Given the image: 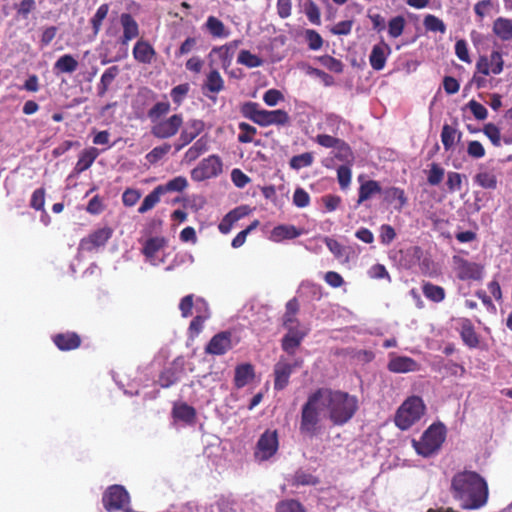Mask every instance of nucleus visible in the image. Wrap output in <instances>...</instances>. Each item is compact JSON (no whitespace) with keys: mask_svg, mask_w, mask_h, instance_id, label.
Here are the masks:
<instances>
[{"mask_svg":"<svg viewBox=\"0 0 512 512\" xmlns=\"http://www.w3.org/2000/svg\"><path fill=\"white\" fill-rule=\"evenodd\" d=\"M450 492L460 507L466 510H476L483 507L489 496L486 480L477 472L463 470L453 475Z\"/></svg>","mask_w":512,"mask_h":512,"instance_id":"nucleus-1","label":"nucleus"},{"mask_svg":"<svg viewBox=\"0 0 512 512\" xmlns=\"http://www.w3.org/2000/svg\"><path fill=\"white\" fill-rule=\"evenodd\" d=\"M317 394L334 426L348 423L358 410V399L341 390L319 388Z\"/></svg>","mask_w":512,"mask_h":512,"instance_id":"nucleus-2","label":"nucleus"},{"mask_svg":"<svg viewBox=\"0 0 512 512\" xmlns=\"http://www.w3.org/2000/svg\"><path fill=\"white\" fill-rule=\"evenodd\" d=\"M320 398L317 391L311 393L301 408L299 432L306 437H315L321 431Z\"/></svg>","mask_w":512,"mask_h":512,"instance_id":"nucleus-3","label":"nucleus"},{"mask_svg":"<svg viewBox=\"0 0 512 512\" xmlns=\"http://www.w3.org/2000/svg\"><path fill=\"white\" fill-rule=\"evenodd\" d=\"M426 405L420 396H410L398 407L395 416V426L405 431L417 423L425 414Z\"/></svg>","mask_w":512,"mask_h":512,"instance_id":"nucleus-4","label":"nucleus"},{"mask_svg":"<svg viewBox=\"0 0 512 512\" xmlns=\"http://www.w3.org/2000/svg\"><path fill=\"white\" fill-rule=\"evenodd\" d=\"M446 438V428L442 423L431 424L419 440L413 439L412 446L418 455L430 457L437 453Z\"/></svg>","mask_w":512,"mask_h":512,"instance_id":"nucleus-5","label":"nucleus"},{"mask_svg":"<svg viewBox=\"0 0 512 512\" xmlns=\"http://www.w3.org/2000/svg\"><path fill=\"white\" fill-rule=\"evenodd\" d=\"M102 504L107 512L124 510L130 504V495L124 486L114 484L104 491Z\"/></svg>","mask_w":512,"mask_h":512,"instance_id":"nucleus-6","label":"nucleus"},{"mask_svg":"<svg viewBox=\"0 0 512 512\" xmlns=\"http://www.w3.org/2000/svg\"><path fill=\"white\" fill-rule=\"evenodd\" d=\"M183 124V115L177 113L152 124L150 132L157 139H170L179 133Z\"/></svg>","mask_w":512,"mask_h":512,"instance_id":"nucleus-7","label":"nucleus"},{"mask_svg":"<svg viewBox=\"0 0 512 512\" xmlns=\"http://www.w3.org/2000/svg\"><path fill=\"white\" fill-rule=\"evenodd\" d=\"M452 262L454 265V270L456 272V276L461 281H480L483 278L484 266L471 262L459 255H454L452 257Z\"/></svg>","mask_w":512,"mask_h":512,"instance_id":"nucleus-8","label":"nucleus"},{"mask_svg":"<svg viewBox=\"0 0 512 512\" xmlns=\"http://www.w3.org/2000/svg\"><path fill=\"white\" fill-rule=\"evenodd\" d=\"M278 448L277 430L267 429L257 441L254 456L259 461H267L277 453Z\"/></svg>","mask_w":512,"mask_h":512,"instance_id":"nucleus-9","label":"nucleus"},{"mask_svg":"<svg viewBox=\"0 0 512 512\" xmlns=\"http://www.w3.org/2000/svg\"><path fill=\"white\" fill-rule=\"evenodd\" d=\"M222 173V161L217 155H210L204 158L197 167L191 171V178L194 181L201 182Z\"/></svg>","mask_w":512,"mask_h":512,"instance_id":"nucleus-10","label":"nucleus"},{"mask_svg":"<svg viewBox=\"0 0 512 512\" xmlns=\"http://www.w3.org/2000/svg\"><path fill=\"white\" fill-rule=\"evenodd\" d=\"M503 69L504 60L502 53L499 51H492L489 57L486 55L479 56L475 65L474 73L482 74L483 76H488L490 73L499 75L502 73Z\"/></svg>","mask_w":512,"mask_h":512,"instance_id":"nucleus-11","label":"nucleus"},{"mask_svg":"<svg viewBox=\"0 0 512 512\" xmlns=\"http://www.w3.org/2000/svg\"><path fill=\"white\" fill-rule=\"evenodd\" d=\"M205 129V123L200 119H190L186 126L179 131L180 135L174 143L176 152L193 142Z\"/></svg>","mask_w":512,"mask_h":512,"instance_id":"nucleus-12","label":"nucleus"},{"mask_svg":"<svg viewBox=\"0 0 512 512\" xmlns=\"http://www.w3.org/2000/svg\"><path fill=\"white\" fill-rule=\"evenodd\" d=\"M113 235V229L110 227L99 228L91 232L87 237L81 239L79 249L91 252L103 247Z\"/></svg>","mask_w":512,"mask_h":512,"instance_id":"nucleus-13","label":"nucleus"},{"mask_svg":"<svg viewBox=\"0 0 512 512\" xmlns=\"http://www.w3.org/2000/svg\"><path fill=\"white\" fill-rule=\"evenodd\" d=\"M232 334L229 331H222L215 334L205 347V352L211 355H224L232 349Z\"/></svg>","mask_w":512,"mask_h":512,"instance_id":"nucleus-14","label":"nucleus"},{"mask_svg":"<svg viewBox=\"0 0 512 512\" xmlns=\"http://www.w3.org/2000/svg\"><path fill=\"white\" fill-rule=\"evenodd\" d=\"M292 372L293 366L282 358L275 364L274 389L276 391H281L288 386Z\"/></svg>","mask_w":512,"mask_h":512,"instance_id":"nucleus-15","label":"nucleus"},{"mask_svg":"<svg viewBox=\"0 0 512 512\" xmlns=\"http://www.w3.org/2000/svg\"><path fill=\"white\" fill-rule=\"evenodd\" d=\"M120 24L123 34L120 37V43L127 45L131 40L139 35V25L130 13H122L120 15Z\"/></svg>","mask_w":512,"mask_h":512,"instance_id":"nucleus-16","label":"nucleus"},{"mask_svg":"<svg viewBox=\"0 0 512 512\" xmlns=\"http://www.w3.org/2000/svg\"><path fill=\"white\" fill-rule=\"evenodd\" d=\"M53 343L61 351H71L81 346L82 339L76 332H64L52 337Z\"/></svg>","mask_w":512,"mask_h":512,"instance_id":"nucleus-17","label":"nucleus"},{"mask_svg":"<svg viewBox=\"0 0 512 512\" xmlns=\"http://www.w3.org/2000/svg\"><path fill=\"white\" fill-rule=\"evenodd\" d=\"M288 332L282 339V349L288 354L293 355L295 350L300 346L302 340L307 335V332L301 330L299 327L286 328Z\"/></svg>","mask_w":512,"mask_h":512,"instance_id":"nucleus-18","label":"nucleus"},{"mask_svg":"<svg viewBox=\"0 0 512 512\" xmlns=\"http://www.w3.org/2000/svg\"><path fill=\"white\" fill-rule=\"evenodd\" d=\"M390 53L391 48L387 43L381 42L380 44L374 45L369 56L371 67L376 71L382 70L385 67L387 57Z\"/></svg>","mask_w":512,"mask_h":512,"instance_id":"nucleus-19","label":"nucleus"},{"mask_svg":"<svg viewBox=\"0 0 512 512\" xmlns=\"http://www.w3.org/2000/svg\"><path fill=\"white\" fill-rule=\"evenodd\" d=\"M156 56L153 46L143 39L138 40L133 48L134 59L142 64H150Z\"/></svg>","mask_w":512,"mask_h":512,"instance_id":"nucleus-20","label":"nucleus"},{"mask_svg":"<svg viewBox=\"0 0 512 512\" xmlns=\"http://www.w3.org/2000/svg\"><path fill=\"white\" fill-rule=\"evenodd\" d=\"M387 367L393 373H407L417 371L419 364L410 357L396 356L388 362Z\"/></svg>","mask_w":512,"mask_h":512,"instance_id":"nucleus-21","label":"nucleus"},{"mask_svg":"<svg viewBox=\"0 0 512 512\" xmlns=\"http://www.w3.org/2000/svg\"><path fill=\"white\" fill-rule=\"evenodd\" d=\"M460 336L463 342L470 348H476L479 345L478 335L471 320L468 318L460 319Z\"/></svg>","mask_w":512,"mask_h":512,"instance_id":"nucleus-22","label":"nucleus"},{"mask_svg":"<svg viewBox=\"0 0 512 512\" xmlns=\"http://www.w3.org/2000/svg\"><path fill=\"white\" fill-rule=\"evenodd\" d=\"M98 155L99 151L95 147H89L84 149L78 157V161L74 167V173L80 174L89 169L98 157Z\"/></svg>","mask_w":512,"mask_h":512,"instance_id":"nucleus-23","label":"nucleus"},{"mask_svg":"<svg viewBox=\"0 0 512 512\" xmlns=\"http://www.w3.org/2000/svg\"><path fill=\"white\" fill-rule=\"evenodd\" d=\"M246 209L247 207L241 206L228 212L218 225L219 231L222 234H228L231 231L234 223L247 214Z\"/></svg>","mask_w":512,"mask_h":512,"instance_id":"nucleus-24","label":"nucleus"},{"mask_svg":"<svg viewBox=\"0 0 512 512\" xmlns=\"http://www.w3.org/2000/svg\"><path fill=\"white\" fill-rule=\"evenodd\" d=\"M289 122V115L285 110H264L261 127L270 125H285Z\"/></svg>","mask_w":512,"mask_h":512,"instance_id":"nucleus-25","label":"nucleus"},{"mask_svg":"<svg viewBox=\"0 0 512 512\" xmlns=\"http://www.w3.org/2000/svg\"><path fill=\"white\" fill-rule=\"evenodd\" d=\"M492 31L502 41H511L512 19L498 17L493 22Z\"/></svg>","mask_w":512,"mask_h":512,"instance_id":"nucleus-26","label":"nucleus"},{"mask_svg":"<svg viewBox=\"0 0 512 512\" xmlns=\"http://www.w3.org/2000/svg\"><path fill=\"white\" fill-rule=\"evenodd\" d=\"M255 376L254 368L251 364H240L235 368L234 385L237 388L246 386Z\"/></svg>","mask_w":512,"mask_h":512,"instance_id":"nucleus-27","label":"nucleus"},{"mask_svg":"<svg viewBox=\"0 0 512 512\" xmlns=\"http://www.w3.org/2000/svg\"><path fill=\"white\" fill-rule=\"evenodd\" d=\"M240 112L243 117L253 121L257 125H261L264 109H260L257 102L248 101L240 106Z\"/></svg>","mask_w":512,"mask_h":512,"instance_id":"nucleus-28","label":"nucleus"},{"mask_svg":"<svg viewBox=\"0 0 512 512\" xmlns=\"http://www.w3.org/2000/svg\"><path fill=\"white\" fill-rule=\"evenodd\" d=\"M120 69L118 66H111L107 68L100 78V82L97 85V95L103 97L115 78L118 76Z\"/></svg>","mask_w":512,"mask_h":512,"instance_id":"nucleus-29","label":"nucleus"},{"mask_svg":"<svg viewBox=\"0 0 512 512\" xmlns=\"http://www.w3.org/2000/svg\"><path fill=\"white\" fill-rule=\"evenodd\" d=\"M301 235V232L293 225H278L271 231V239L280 242L285 239H294Z\"/></svg>","mask_w":512,"mask_h":512,"instance_id":"nucleus-30","label":"nucleus"},{"mask_svg":"<svg viewBox=\"0 0 512 512\" xmlns=\"http://www.w3.org/2000/svg\"><path fill=\"white\" fill-rule=\"evenodd\" d=\"M167 245L164 237H151L143 245L142 253L148 260H153L156 253Z\"/></svg>","mask_w":512,"mask_h":512,"instance_id":"nucleus-31","label":"nucleus"},{"mask_svg":"<svg viewBox=\"0 0 512 512\" xmlns=\"http://www.w3.org/2000/svg\"><path fill=\"white\" fill-rule=\"evenodd\" d=\"M382 188L379 182L375 180H367L361 183L359 187V195L357 203L361 204L369 200L373 195L381 193Z\"/></svg>","mask_w":512,"mask_h":512,"instance_id":"nucleus-32","label":"nucleus"},{"mask_svg":"<svg viewBox=\"0 0 512 512\" xmlns=\"http://www.w3.org/2000/svg\"><path fill=\"white\" fill-rule=\"evenodd\" d=\"M422 292L428 300H430L434 303H440L446 297L445 289L443 287L433 284L431 282L423 283Z\"/></svg>","mask_w":512,"mask_h":512,"instance_id":"nucleus-33","label":"nucleus"},{"mask_svg":"<svg viewBox=\"0 0 512 512\" xmlns=\"http://www.w3.org/2000/svg\"><path fill=\"white\" fill-rule=\"evenodd\" d=\"M205 28L214 38H225L229 35L224 23L215 16H209L205 22Z\"/></svg>","mask_w":512,"mask_h":512,"instance_id":"nucleus-34","label":"nucleus"},{"mask_svg":"<svg viewBox=\"0 0 512 512\" xmlns=\"http://www.w3.org/2000/svg\"><path fill=\"white\" fill-rule=\"evenodd\" d=\"M78 68V61L70 54L60 56L54 64V70L57 73L75 72Z\"/></svg>","mask_w":512,"mask_h":512,"instance_id":"nucleus-35","label":"nucleus"},{"mask_svg":"<svg viewBox=\"0 0 512 512\" xmlns=\"http://www.w3.org/2000/svg\"><path fill=\"white\" fill-rule=\"evenodd\" d=\"M320 483V480L317 476L299 469L295 472L291 479V485L295 487L299 486H316Z\"/></svg>","mask_w":512,"mask_h":512,"instance_id":"nucleus-36","label":"nucleus"},{"mask_svg":"<svg viewBox=\"0 0 512 512\" xmlns=\"http://www.w3.org/2000/svg\"><path fill=\"white\" fill-rule=\"evenodd\" d=\"M204 88L212 93H219L224 89V80L217 69H212L206 77Z\"/></svg>","mask_w":512,"mask_h":512,"instance_id":"nucleus-37","label":"nucleus"},{"mask_svg":"<svg viewBox=\"0 0 512 512\" xmlns=\"http://www.w3.org/2000/svg\"><path fill=\"white\" fill-rule=\"evenodd\" d=\"M171 105L168 101L156 102L147 112V117L152 124L164 119L163 117L170 112Z\"/></svg>","mask_w":512,"mask_h":512,"instance_id":"nucleus-38","label":"nucleus"},{"mask_svg":"<svg viewBox=\"0 0 512 512\" xmlns=\"http://www.w3.org/2000/svg\"><path fill=\"white\" fill-rule=\"evenodd\" d=\"M207 150V139L205 137H201L198 140H196L194 144L186 151L184 159L188 163L193 162Z\"/></svg>","mask_w":512,"mask_h":512,"instance_id":"nucleus-39","label":"nucleus"},{"mask_svg":"<svg viewBox=\"0 0 512 512\" xmlns=\"http://www.w3.org/2000/svg\"><path fill=\"white\" fill-rule=\"evenodd\" d=\"M188 187V181L184 176H177L164 185H158L162 195L168 192H182Z\"/></svg>","mask_w":512,"mask_h":512,"instance_id":"nucleus-40","label":"nucleus"},{"mask_svg":"<svg viewBox=\"0 0 512 512\" xmlns=\"http://www.w3.org/2000/svg\"><path fill=\"white\" fill-rule=\"evenodd\" d=\"M213 55H217L221 66L223 69H227L232 62L233 58V52H231V46L229 45H222L219 47H214L211 52L209 53V58L211 59Z\"/></svg>","mask_w":512,"mask_h":512,"instance_id":"nucleus-41","label":"nucleus"},{"mask_svg":"<svg viewBox=\"0 0 512 512\" xmlns=\"http://www.w3.org/2000/svg\"><path fill=\"white\" fill-rule=\"evenodd\" d=\"M474 182L484 189L494 190L497 187V177L492 171H480L474 177Z\"/></svg>","mask_w":512,"mask_h":512,"instance_id":"nucleus-42","label":"nucleus"},{"mask_svg":"<svg viewBox=\"0 0 512 512\" xmlns=\"http://www.w3.org/2000/svg\"><path fill=\"white\" fill-rule=\"evenodd\" d=\"M461 137V133L457 132V130L448 125L444 124L441 131V141L446 151L450 150L456 141V138L459 140Z\"/></svg>","mask_w":512,"mask_h":512,"instance_id":"nucleus-43","label":"nucleus"},{"mask_svg":"<svg viewBox=\"0 0 512 512\" xmlns=\"http://www.w3.org/2000/svg\"><path fill=\"white\" fill-rule=\"evenodd\" d=\"M275 512H307V509L296 499H285L276 504Z\"/></svg>","mask_w":512,"mask_h":512,"instance_id":"nucleus-44","label":"nucleus"},{"mask_svg":"<svg viewBox=\"0 0 512 512\" xmlns=\"http://www.w3.org/2000/svg\"><path fill=\"white\" fill-rule=\"evenodd\" d=\"M162 193L160 192L158 186L153 189L142 201L141 205L138 208V212L140 214H144L149 210L153 209L160 201Z\"/></svg>","mask_w":512,"mask_h":512,"instance_id":"nucleus-45","label":"nucleus"},{"mask_svg":"<svg viewBox=\"0 0 512 512\" xmlns=\"http://www.w3.org/2000/svg\"><path fill=\"white\" fill-rule=\"evenodd\" d=\"M237 62L248 68H256L263 65V60L259 56L252 54L249 50H241Z\"/></svg>","mask_w":512,"mask_h":512,"instance_id":"nucleus-46","label":"nucleus"},{"mask_svg":"<svg viewBox=\"0 0 512 512\" xmlns=\"http://www.w3.org/2000/svg\"><path fill=\"white\" fill-rule=\"evenodd\" d=\"M173 415L175 418L189 423L194 420L196 411L192 406L182 403L173 408Z\"/></svg>","mask_w":512,"mask_h":512,"instance_id":"nucleus-47","label":"nucleus"},{"mask_svg":"<svg viewBox=\"0 0 512 512\" xmlns=\"http://www.w3.org/2000/svg\"><path fill=\"white\" fill-rule=\"evenodd\" d=\"M109 12V4L104 3L100 5L94 14V16L91 18L90 23L93 29V33L97 35L101 29L103 20L107 17Z\"/></svg>","mask_w":512,"mask_h":512,"instance_id":"nucleus-48","label":"nucleus"},{"mask_svg":"<svg viewBox=\"0 0 512 512\" xmlns=\"http://www.w3.org/2000/svg\"><path fill=\"white\" fill-rule=\"evenodd\" d=\"M423 25L427 31L440 32L442 34L446 32V25L444 24V22L432 14H428L425 16L423 20Z\"/></svg>","mask_w":512,"mask_h":512,"instance_id":"nucleus-49","label":"nucleus"},{"mask_svg":"<svg viewBox=\"0 0 512 512\" xmlns=\"http://www.w3.org/2000/svg\"><path fill=\"white\" fill-rule=\"evenodd\" d=\"M406 25L405 18L403 16H396L388 22V34L392 38H398L402 35Z\"/></svg>","mask_w":512,"mask_h":512,"instance_id":"nucleus-50","label":"nucleus"},{"mask_svg":"<svg viewBox=\"0 0 512 512\" xmlns=\"http://www.w3.org/2000/svg\"><path fill=\"white\" fill-rule=\"evenodd\" d=\"M178 380L179 377L174 368L164 369L158 377V383L162 388H169L178 382Z\"/></svg>","mask_w":512,"mask_h":512,"instance_id":"nucleus-51","label":"nucleus"},{"mask_svg":"<svg viewBox=\"0 0 512 512\" xmlns=\"http://www.w3.org/2000/svg\"><path fill=\"white\" fill-rule=\"evenodd\" d=\"M171 150V144L164 143L160 146L154 147L147 153L146 159L150 164H155L160 161Z\"/></svg>","mask_w":512,"mask_h":512,"instance_id":"nucleus-52","label":"nucleus"},{"mask_svg":"<svg viewBox=\"0 0 512 512\" xmlns=\"http://www.w3.org/2000/svg\"><path fill=\"white\" fill-rule=\"evenodd\" d=\"M445 170L437 163L430 165V170L427 175V182L431 186L439 185L444 178Z\"/></svg>","mask_w":512,"mask_h":512,"instance_id":"nucleus-53","label":"nucleus"},{"mask_svg":"<svg viewBox=\"0 0 512 512\" xmlns=\"http://www.w3.org/2000/svg\"><path fill=\"white\" fill-rule=\"evenodd\" d=\"M313 163V155L310 152H305L300 155H295L290 159L289 165L292 169L299 170L308 167Z\"/></svg>","mask_w":512,"mask_h":512,"instance_id":"nucleus-54","label":"nucleus"},{"mask_svg":"<svg viewBox=\"0 0 512 512\" xmlns=\"http://www.w3.org/2000/svg\"><path fill=\"white\" fill-rule=\"evenodd\" d=\"M238 127L241 130V133L238 135V141L240 143H251L257 134V129L246 122L239 123Z\"/></svg>","mask_w":512,"mask_h":512,"instance_id":"nucleus-55","label":"nucleus"},{"mask_svg":"<svg viewBox=\"0 0 512 512\" xmlns=\"http://www.w3.org/2000/svg\"><path fill=\"white\" fill-rule=\"evenodd\" d=\"M190 90V86L188 83H183L175 86L171 89L170 95L173 100V102L180 106L184 99L186 98L188 92Z\"/></svg>","mask_w":512,"mask_h":512,"instance_id":"nucleus-56","label":"nucleus"},{"mask_svg":"<svg viewBox=\"0 0 512 512\" xmlns=\"http://www.w3.org/2000/svg\"><path fill=\"white\" fill-rule=\"evenodd\" d=\"M483 133L489 138L494 146L499 147L501 145L500 129L495 124H485L483 127Z\"/></svg>","mask_w":512,"mask_h":512,"instance_id":"nucleus-57","label":"nucleus"},{"mask_svg":"<svg viewBox=\"0 0 512 512\" xmlns=\"http://www.w3.org/2000/svg\"><path fill=\"white\" fill-rule=\"evenodd\" d=\"M305 14L311 23L315 25H319L321 23L320 9L314 1L309 0L305 4Z\"/></svg>","mask_w":512,"mask_h":512,"instance_id":"nucleus-58","label":"nucleus"},{"mask_svg":"<svg viewBox=\"0 0 512 512\" xmlns=\"http://www.w3.org/2000/svg\"><path fill=\"white\" fill-rule=\"evenodd\" d=\"M319 61L324 67H326L330 71H333L335 73H341L343 71L342 62L330 55H324L320 57Z\"/></svg>","mask_w":512,"mask_h":512,"instance_id":"nucleus-59","label":"nucleus"},{"mask_svg":"<svg viewBox=\"0 0 512 512\" xmlns=\"http://www.w3.org/2000/svg\"><path fill=\"white\" fill-rule=\"evenodd\" d=\"M259 225V221L258 220H254L246 229L242 230L241 232H239L232 240V247L233 248H239L241 247L245 241H246V237L247 235L254 229L257 228V226Z\"/></svg>","mask_w":512,"mask_h":512,"instance_id":"nucleus-60","label":"nucleus"},{"mask_svg":"<svg viewBox=\"0 0 512 512\" xmlns=\"http://www.w3.org/2000/svg\"><path fill=\"white\" fill-rule=\"evenodd\" d=\"M463 175L458 172H449L447 175V188L449 192H458L462 189Z\"/></svg>","mask_w":512,"mask_h":512,"instance_id":"nucleus-61","label":"nucleus"},{"mask_svg":"<svg viewBox=\"0 0 512 512\" xmlns=\"http://www.w3.org/2000/svg\"><path fill=\"white\" fill-rule=\"evenodd\" d=\"M352 172L350 167L341 165L337 169V179L341 189H346L350 185Z\"/></svg>","mask_w":512,"mask_h":512,"instance_id":"nucleus-62","label":"nucleus"},{"mask_svg":"<svg viewBox=\"0 0 512 512\" xmlns=\"http://www.w3.org/2000/svg\"><path fill=\"white\" fill-rule=\"evenodd\" d=\"M45 189L43 187L36 189L30 199V207L35 210H43L45 205Z\"/></svg>","mask_w":512,"mask_h":512,"instance_id":"nucleus-63","label":"nucleus"},{"mask_svg":"<svg viewBox=\"0 0 512 512\" xmlns=\"http://www.w3.org/2000/svg\"><path fill=\"white\" fill-rule=\"evenodd\" d=\"M309 203V194L301 187L296 188L293 194V204L298 208H305Z\"/></svg>","mask_w":512,"mask_h":512,"instance_id":"nucleus-64","label":"nucleus"}]
</instances>
